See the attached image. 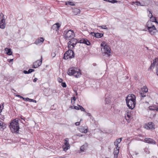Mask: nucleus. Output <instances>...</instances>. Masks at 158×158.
<instances>
[{
	"instance_id": "obj_1",
	"label": "nucleus",
	"mask_w": 158,
	"mask_h": 158,
	"mask_svg": "<svg viewBox=\"0 0 158 158\" xmlns=\"http://www.w3.org/2000/svg\"><path fill=\"white\" fill-rule=\"evenodd\" d=\"M126 103L129 109H133L136 104L135 97L133 94L129 95L126 97Z\"/></svg>"
},
{
	"instance_id": "obj_2",
	"label": "nucleus",
	"mask_w": 158,
	"mask_h": 158,
	"mask_svg": "<svg viewBox=\"0 0 158 158\" xmlns=\"http://www.w3.org/2000/svg\"><path fill=\"white\" fill-rule=\"evenodd\" d=\"M148 92V89L145 86L143 87L141 89V90L139 92V95L141 99H143L144 98L145 99V102L146 103H148V100H147L146 99H149L150 97L148 95L146 94Z\"/></svg>"
},
{
	"instance_id": "obj_3",
	"label": "nucleus",
	"mask_w": 158,
	"mask_h": 158,
	"mask_svg": "<svg viewBox=\"0 0 158 158\" xmlns=\"http://www.w3.org/2000/svg\"><path fill=\"white\" fill-rule=\"evenodd\" d=\"M10 127L13 133H18L20 128L19 125L18 121L15 120L12 121L10 123Z\"/></svg>"
},
{
	"instance_id": "obj_4",
	"label": "nucleus",
	"mask_w": 158,
	"mask_h": 158,
	"mask_svg": "<svg viewBox=\"0 0 158 158\" xmlns=\"http://www.w3.org/2000/svg\"><path fill=\"white\" fill-rule=\"evenodd\" d=\"M67 73L69 75H73L76 77H78L81 75L80 69L76 68H69Z\"/></svg>"
},
{
	"instance_id": "obj_5",
	"label": "nucleus",
	"mask_w": 158,
	"mask_h": 158,
	"mask_svg": "<svg viewBox=\"0 0 158 158\" xmlns=\"http://www.w3.org/2000/svg\"><path fill=\"white\" fill-rule=\"evenodd\" d=\"M63 35L64 38L67 40H69L75 37L73 31L71 30H65L63 32Z\"/></svg>"
},
{
	"instance_id": "obj_6",
	"label": "nucleus",
	"mask_w": 158,
	"mask_h": 158,
	"mask_svg": "<svg viewBox=\"0 0 158 158\" xmlns=\"http://www.w3.org/2000/svg\"><path fill=\"white\" fill-rule=\"evenodd\" d=\"M148 29L150 33L152 35H154L157 31L155 26L152 25L151 21H148L147 24Z\"/></svg>"
},
{
	"instance_id": "obj_7",
	"label": "nucleus",
	"mask_w": 158,
	"mask_h": 158,
	"mask_svg": "<svg viewBox=\"0 0 158 158\" xmlns=\"http://www.w3.org/2000/svg\"><path fill=\"white\" fill-rule=\"evenodd\" d=\"M74 57V53L72 50L69 49L64 54L63 59L67 60L69 58L71 59Z\"/></svg>"
},
{
	"instance_id": "obj_8",
	"label": "nucleus",
	"mask_w": 158,
	"mask_h": 158,
	"mask_svg": "<svg viewBox=\"0 0 158 158\" xmlns=\"http://www.w3.org/2000/svg\"><path fill=\"white\" fill-rule=\"evenodd\" d=\"M68 43V48L69 49H73L77 42V40L73 38L71 39Z\"/></svg>"
},
{
	"instance_id": "obj_9",
	"label": "nucleus",
	"mask_w": 158,
	"mask_h": 158,
	"mask_svg": "<svg viewBox=\"0 0 158 158\" xmlns=\"http://www.w3.org/2000/svg\"><path fill=\"white\" fill-rule=\"evenodd\" d=\"M5 27V19L2 13L0 15V28L4 29Z\"/></svg>"
},
{
	"instance_id": "obj_10",
	"label": "nucleus",
	"mask_w": 158,
	"mask_h": 158,
	"mask_svg": "<svg viewBox=\"0 0 158 158\" xmlns=\"http://www.w3.org/2000/svg\"><path fill=\"white\" fill-rule=\"evenodd\" d=\"M153 63H152L150 67L148 69V70L151 69L152 68H154L155 65H156V73L158 76V58H156L153 60Z\"/></svg>"
},
{
	"instance_id": "obj_11",
	"label": "nucleus",
	"mask_w": 158,
	"mask_h": 158,
	"mask_svg": "<svg viewBox=\"0 0 158 158\" xmlns=\"http://www.w3.org/2000/svg\"><path fill=\"white\" fill-rule=\"evenodd\" d=\"M67 139H66L64 140V144L63 146V150L65 151H66L70 148V145Z\"/></svg>"
},
{
	"instance_id": "obj_12",
	"label": "nucleus",
	"mask_w": 158,
	"mask_h": 158,
	"mask_svg": "<svg viewBox=\"0 0 158 158\" xmlns=\"http://www.w3.org/2000/svg\"><path fill=\"white\" fill-rule=\"evenodd\" d=\"M103 49L105 55H107L108 57L110 56L111 50L109 46L108 45L106 46Z\"/></svg>"
},
{
	"instance_id": "obj_13",
	"label": "nucleus",
	"mask_w": 158,
	"mask_h": 158,
	"mask_svg": "<svg viewBox=\"0 0 158 158\" xmlns=\"http://www.w3.org/2000/svg\"><path fill=\"white\" fill-rule=\"evenodd\" d=\"M42 56H41L40 60H38L33 63V68H36L40 66L42 64Z\"/></svg>"
},
{
	"instance_id": "obj_14",
	"label": "nucleus",
	"mask_w": 158,
	"mask_h": 158,
	"mask_svg": "<svg viewBox=\"0 0 158 158\" xmlns=\"http://www.w3.org/2000/svg\"><path fill=\"white\" fill-rule=\"evenodd\" d=\"M145 128L147 129H155V125L152 122H150L145 125Z\"/></svg>"
},
{
	"instance_id": "obj_15",
	"label": "nucleus",
	"mask_w": 158,
	"mask_h": 158,
	"mask_svg": "<svg viewBox=\"0 0 158 158\" xmlns=\"http://www.w3.org/2000/svg\"><path fill=\"white\" fill-rule=\"evenodd\" d=\"M146 142L152 144H156V142L152 139L151 138H145L144 141Z\"/></svg>"
},
{
	"instance_id": "obj_16",
	"label": "nucleus",
	"mask_w": 158,
	"mask_h": 158,
	"mask_svg": "<svg viewBox=\"0 0 158 158\" xmlns=\"http://www.w3.org/2000/svg\"><path fill=\"white\" fill-rule=\"evenodd\" d=\"M60 26V24L58 23H56L54 24L52 27V29L53 30H56L57 31L59 30V28Z\"/></svg>"
},
{
	"instance_id": "obj_17",
	"label": "nucleus",
	"mask_w": 158,
	"mask_h": 158,
	"mask_svg": "<svg viewBox=\"0 0 158 158\" xmlns=\"http://www.w3.org/2000/svg\"><path fill=\"white\" fill-rule=\"evenodd\" d=\"M88 144L87 143H85L82 146H81L80 148V151L81 152H85L87 149L88 148Z\"/></svg>"
},
{
	"instance_id": "obj_18",
	"label": "nucleus",
	"mask_w": 158,
	"mask_h": 158,
	"mask_svg": "<svg viewBox=\"0 0 158 158\" xmlns=\"http://www.w3.org/2000/svg\"><path fill=\"white\" fill-rule=\"evenodd\" d=\"M148 11L150 14H151V17H150V19H151V20L149 21H151V22L152 23V22H155V21H156V17L153 16L152 12L149 9H148Z\"/></svg>"
},
{
	"instance_id": "obj_19",
	"label": "nucleus",
	"mask_w": 158,
	"mask_h": 158,
	"mask_svg": "<svg viewBox=\"0 0 158 158\" xmlns=\"http://www.w3.org/2000/svg\"><path fill=\"white\" fill-rule=\"evenodd\" d=\"M44 40L43 38L40 37L35 40V44L38 45L44 42Z\"/></svg>"
},
{
	"instance_id": "obj_20",
	"label": "nucleus",
	"mask_w": 158,
	"mask_h": 158,
	"mask_svg": "<svg viewBox=\"0 0 158 158\" xmlns=\"http://www.w3.org/2000/svg\"><path fill=\"white\" fill-rule=\"evenodd\" d=\"M143 138V136L142 135H139L137 137L135 138V139L137 141H144V140L142 139L141 138Z\"/></svg>"
},
{
	"instance_id": "obj_21",
	"label": "nucleus",
	"mask_w": 158,
	"mask_h": 158,
	"mask_svg": "<svg viewBox=\"0 0 158 158\" xmlns=\"http://www.w3.org/2000/svg\"><path fill=\"white\" fill-rule=\"evenodd\" d=\"M5 51L6 52V53L9 55H11L12 54V52L10 48H5Z\"/></svg>"
},
{
	"instance_id": "obj_22",
	"label": "nucleus",
	"mask_w": 158,
	"mask_h": 158,
	"mask_svg": "<svg viewBox=\"0 0 158 158\" xmlns=\"http://www.w3.org/2000/svg\"><path fill=\"white\" fill-rule=\"evenodd\" d=\"M132 5H135L137 6H144V4H142L139 2L136 1L132 2Z\"/></svg>"
},
{
	"instance_id": "obj_23",
	"label": "nucleus",
	"mask_w": 158,
	"mask_h": 158,
	"mask_svg": "<svg viewBox=\"0 0 158 158\" xmlns=\"http://www.w3.org/2000/svg\"><path fill=\"white\" fill-rule=\"evenodd\" d=\"M80 131L82 133H86L88 131L87 128H85L84 127H82L80 128Z\"/></svg>"
},
{
	"instance_id": "obj_24",
	"label": "nucleus",
	"mask_w": 158,
	"mask_h": 158,
	"mask_svg": "<svg viewBox=\"0 0 158 158\" xmlns=\"http://www.w3.org/2000/svg\"><path fill=\"white\" fill-rule=\"evenodd\" d=\"M119 149L117 148H116L115 149H114V158H117L118 156V154L119 152Z\"/></svg>"
},
{
	"instance_id": "obj_25",
	"label": "nucleus",
	"mask_w": 158,
	"mask_h": 158,
	"mask_svg": "<svg viewBox=\"0 0 158 158\" xmlns=\"http://www.w3.org/2000/svg\"><path fill=\"white\" fill-rule=\"evenodd\" d=\"M6 127V124L0 120V130L4 129Z\"/></svg>"
},
{
	"instance_id": "obj_26",
	"label": "nucleus",
	"mask_w": 158,
	"mask_h": 158,
	"mask_svg": "<svg viewBox=\"0 0 158 158\" xmlns=\"http://www.w3.org/2000/svg\"><path fill=\"white\" fill-rule=\"evenodd\" d=\"M80 11V10L77 8H75L73 9V13L75 15L79 14Z\"/></svg>"
},
{
	"instance_id": "obj_27",
	"label": "nucleus",
	"mask_w": 158,
	"mask_h": 158,
	"mask_svg": "<svg viewBox=\"0 0 158 158\" xmlns=\"http://www.w3.org/2000/svg\"><path fill=\"white\" fill-rule=\"evenodd\" d=\"M94 34V36L97 38H100L103 36V34L102 33H93Z\"/></svg>"
},
{
	"instance_id": "obj_28",
	"label": "nucleus",
	"mask_w": 158,
	"mask_h": 158,
	"mask_svg": "<svg viewBox=\"0 0 158 158\" xmlns=\"http://www.w3.org/2000/svg\"><path fill=\"white\" fill-rule=\"evenodd\" d=\"M83 44H86L87 45H89L90 44V42L87 39H84Z\"/></svg>"
},
{
	"instance_id": "obj_29",
	"label": "nucleus",
	"mask_w": 158,
	"mask_h": 158,
	"mask_svg": "<svg viewBox=\"0 0 158 158\" xmlns=\"http://www.w3.org/2000/svg\"><path fill=\"white\" fill-rule=\"evenodd\" d=\"M131 117L130 113L127 112V116H125V118L127 120H129Z\"/></svg>"
},
{
	"instance_id": "obj_30",
	"label": "nucleus",
	"mask_w": 158,
	"mask_h": 158,
	"mask_svg": "<svg viewBox=\"0 0 158 158\" xmlns=\"http://www.w3.org/2000/svg\"><path fill=\"white\" fill-rule=\"evenodd\" d=\"M65 5H70L72 6H75V5L73 3V2H67L65 3Z\"/></svg>"
},
{
	"instance_id": "obj_31",
	"label": "nucleus",
	"mask_w": 158,
	"mask_h": 158,
	"mask_svg": "<svg viewBox=\"0 0 158 158\" xmlns=\"http://www.w3.org/2000/svg\"><path fill=\"white\" fill-rule=\"evenodd\" d=\"M108 2L113 3H117L118 1L116 0H108Z\"/></svg>"
},
{
	"instance_id": "obj_32",
	"label": "nucleus",
	"mask_w": 158,
	"mask_h": 158,
	"mask_svg": "<svg viewBox=\"0 0 158 158\" xmlns=\"http://www.w3.org/2000/svg\"><path fill=\"white\" fill-rule=\"evenodd\" d=\"M107 45L106 44V43L105 42H102L101 44V46L102 47H103V48H104V47H105L106 46H107Z\"/></svg>"
},
{
	"instance_id": "obj_33",
	"label": "nucleus",
	"mask_w": 158,
	"mask_h": 158,
	"mask_svg": "<svg viewBox=\"0 0 158 158\" xmlns=\"http://www.w3.org/2000/svg\"><path fill=\"white\" fill-rule=\"evenodd\" d=\"M78 106L79 107V110H81V111H85V109L83 107H82V106L80 105H78Z\"/></svg>"
},
{
	"instance_id": "obj_34",
	"label": "nucleus",
	"mask_w": 158,
	"mask_h": 158,
	"mask_svg": "<svg viewBox=\"0 0 158 158\" xmlns=\"http://www.w3.org/2000/svg\"><path fill=\"white\" fill-rule=\"evenodd\" d=\"M122 138H120V139H117L116 140V142H117L118 144H119L120 142H121V141H122Z\"/></svg>"
},
{
	"instance_id": "obj_35",
	"label": "nucleus",
	"mask_w": 158,
	"mask_h": 158,
	"mask_svg": "<svg viewBox=\"0 0 158 158\" xmlns=\"http://www.w3.org/2000/svg\"><path fill=\"white\" fill-rule=\"evenodd\" d=\"M99 27H101L102 29H108V28L106 26V25H102V26H100Z\"/></svg>"
},
{
	"instance_id": "obj_36",
	"label": "nucleus",
	"mask_w": 158,
	"mask_h": 158,
	"mask_svg": "<svg viewBox=\"0 0 158 158\" xmlns=\"http://www.w3.org/2000/svg\"><path fill=\"white\" fill-rule=\"evenodd\" d=\"M27 99H28L29 101L30 102H34L35 103L36 102V101L35 100H34L33 99H30V98H28Z\"/></svg>"
},
{
	"instance_id": "obj_37",
	"label": "nucleus",
	"mask_w": 158,
	"mask_h": 158,
	"mask_svg": "<svg viewBox=\"0 0 158 158\" xmlns=\"http://www.w3.org/2000/svg\"><path fill=\"white\" fill-rule=\"evenodd\" d=\"M35 71V70L32 69H29L28 70V73H29V74L31 73L34 72Z\"/></svg>"
},
{
	"instance_id": "obj_38",
	"label": "nucleus",
	"mask_w": 158,
	"mask_h": 158,
	"mask_svg": "<svg viewBox=\"0 0 158 158\" xmlns=\"http://www.w3.org/2000/svg\"><path fill=\"white\" fill-rule=\"evenodd\" d=\"M84 40V39L82 38L79 40L78 41H77V43L83 44Z\"/></svg>"
},
{
	"instance_id": "obj_39",
	"label": "nucleus",
	"mask_w": 158,
	"mask_h": 158,
	"mask_svg": "<svg viewBox=\"0 0 158 158\" xmlns=\"http://www.w3.org/2000/svg\"><path fill=\"white\" fill-rule=\"evenodd\" d=\"M61 85L63 87H66V84L65 82H62Z\"/></svg>"
},
{
	"instance_id": "obj_40",
	"label": "nucleus",
	"mask_w": 158,
	"mask_h": 158,
	"mask_svg": "<svg viewBox=\"0 0 158 158\" xmlns=\"http://www.w3.org/2000/svg\"><path fill=\"white\" fill-rule=\"evenodd\" d=\"M15 96L19 97L21 98H22L23 100H25V98H23V97L19 95H15Z\"/></svg>"
},
{
	"instance_id": "obj_41",
	"label": "nucleus",
	"mask_w": 158,
	"mask_h": 158,
	"mask_svg": "<svg viewBox=\"0 0 158 158\" xmlns=\"http://www.w3.org/2000/svg\"><path fill=\"white\" fill-rule=\"evenodd\" d=\"M0 118L3 121L5 119L4 116L1 115Z\"/></svg>"
},
{
	"instance_id": "obj_42",
	"label": "nucleus",
	"mask_w": 158,
	"mask_h": 158,
	"mask_svg": "<svg viewBox=\"0 0 158 158\" xmlns=\"http://www.w3.org/2000/svg\"><path fill=\"white\" fill-rule=\"evenodd\" d=\"M114 145L116 147V148H117L118 147V144L117 142H116V141H115L114 143Z\"/></svg>"
},
{
	"instance_id": "obj_43",
	"label": "nucleus",
	"mask_w": 158,
	"mask_h": 158,
	"mask_svg": "<svg viewBox=\"0 0 158 158\" xmlns=\"http://www.w3.org/2000/svg\"><path fill=\"white\" fill-rule=\"evenodd\" d=\"M58 81L60 83H62L63 81V80L60 78H58Z\"/></svg>"
},
{
	"instance_id": "obj_44",
	"label": "nucleus",
	"mask_w": 158,
	"mask_h": 158,
	"mask_svg": "<svg viewBox=\"0 0 158 158\" xmlns=\"http://www.w3.org/2000/svg\"><path fill=\"white\" fill-rule=\"evenodd\" d=\"M76 98L75 97H74L72 98L71 102H72V100H73L74 101H75L76 100Z\"/></svg>"
},
{
	"instance_id": "obj_45",
	"label": "nucleus",
	"mask_w": 158,
	"mask_h": 158,
	"mask_svg": "<svg viewBox=\"0 0 158 158\" xmlns=\"http://www.w3.org/2000/svg\"><path fill=\"white\" fill-rule=\"evenodd\" d=\"M52 56L53 57H54L55 56L56 54L55 53H52Z\"/></svg>"
},
{
	"instance_id": "obj_46",
	"label": "nucleus",
	"mask_w": 158,
	"mask_h": 158,
	"mask_svg": "<svg viewBox=\"0 0 158 158\" xmlns=\"http://www.w3.org/2000/svg\"><path fill=\"white\" fill-rule=\"evenodd\" d=\"M23 73L25 74H29V73H28V71L26 70H24L23 71Z\"/></svg>"
},
{
	"instance_id": "obj_47",
	"label": "nucleus",
	"mask_w": 158,
	"mask_h": 158,
	"mask_svg": "<svg viewBox=\"0 0 158 158\" xmlns=\"http://www.w3.org/2000/svg\"><path fill=\"white\" fill-rule=\"evenodd\" d=\"M75 124L76 126H79L80 125L79 122H77L75 123Z\"/></svg>"
},
{
	"instance_id": "obj_48",
	"label": "nucleus",
	"mask_w": 158,
	"mask_h": 158,
	"mask_svg": "<svg viewBox=\"0 0 158 158\" xmlns=\"http://www.w3.org/2000/svg\"><path fill=\"white\" fill-rule=\"evenodd\" d=\"M74 109H76V110H79V107H78V106H74Z\"/></svg>"
},
{
	"instance_id": "obj_49",
	"label": "nucleus",
	"mask_w": 158,
	"mask_h": 158,
	"mask_svg": "<svg viewBox=\"0 0 158 158\" xmlns=\"http://www.w3.org/2000/svg\"><path fill=\"white\" fill-rule=\"evenodd\" d=\"M37 79H37V78H35L34 79V80H33V82H36L37 81Z\"/></svg>"
},
{
	"instance_id": "obj_50",
	"label": "nucleus",
	"mask_w": 158,
	"mask_h": 158,
	"mask_svg": "<svg viewBox=\"0 0 158 158\" xmlns=\"http://www.w3.org/2000/svg\"><path fill=\"white\" fill-rule=\"evenodd\" d=\"M28 98H25V100H24L25 101H29V100H28V99H27Z\"/></svg>"
},
{
	"instance_id": "obj_51",
	"label": "nucleus",
	"mask_w": 158,
	"mask_h": 158,
	"mask_svg": "<svg viewBox=\"0 0 158 158\" xmlns=\"http://www.w3.org/2000/svg\"><path fill=\"white\" fill-rule=\"evenodd\" d=\"M87 115H88V116H91V114L90 113H88L87 114Z\"/></svg>"
},
{
	"instance_id": "obj_52",
	"label": "nucleus",
	"mask_w": 158,
	"mask_h": 158,
	"mask_svg": "<svg viewBox=\"0 0 158 158\" xmlns=\"http://www.w3.org/2000/svg\"><path fill=\"white\" fill-rule=\"evenodd\" d=\"M93 33H95L94 32H91V34L93 36H94V34H93Z\"/></svg>"
},
{
	"instance_id": "obj_53",
	"label": "nucleus",
	"mask_w": 158,
	"mask_h": 158,
	"mask_svg": "<svg viewBox=\"0 0 158 158\" xmlns=\"http://www.w3.org/2000/svg\"><path fill=\"white\" fill-rule=\"evenodd\" d=\"M13 60V59H10V61H9V62H12Z\"/></svg>"
},
{
	"instance_id": "obj_54",
	"label": "nucleus",
	"mask_w": 158,
	"mask_h": 158,
	"mask_svg": "<svg viewBox=\"0 0 158 158\" xmlns=\"http://www.w3.org/2000/svg\"><path fill=\"white\" fill-rule=\"evenodd\" d=\"M77 135L78 136H82V135H81L80 134H78Z\"/></svg>"
},
{
	"instance_id": "obj_55",
	"label": "nucleus",
	"mask_w": 158,
	"mask_h": 158,
	"mask_svg": "<svg viewBox=\"0 0 158 158\" xmlns=\"http://www.w3.org/2000/svg\"><path fill=\"white\" fill-rule=\"evenodd\" d=\"M149 14V15H148V16L150 18V17H151V14H150V13Z\"/></svg>"
},
{
	"instance_id": "obj_56",
	"label": "nucleus",
	"mask_w": 158,
	"mask_h": 158,
	"mask_svg": "<svg viewBox=\"0 0 158 158\" xmlns=\"http://www.w3.org/2000/svg\"><path fill=\"white\" fill-rule=\"evenodd\" d=\"M74 92H76V95H77V91H76V90H74Z\"/></svg>"
},
{
	"instance_id": "obj_57",
	"label": "nucleus",
	"mask_w": 158,
	"mask_h": 158,
	"mask_svg": "<svg viewBox=\"0 0 158 158\" xmlns=\"http://www.w3.org/2000/svg\"><path fill=\"white\" fill-rule=\"evenodd\" d=\"M64 157H63L62 156H59V158H64Z\"/></svg>"
},
{
	"instance_id": "obj_58",
	"label": "nucleus",
	"mask_w": 158,
	"mask_h": 158,
	"mask_svg": "<svg viewBox=\"0 0 158 158\" xmlns=\"http://www.w3.org/2000/svg\"><path fill=\"white\" fill-rule=\"evenodd\" d=\"M152 158H156V156H152Z\"/></svg>"
},
{
	"instance_id": "obj_59",
	"label": "nucleus",
	"mask_w": 158,
	"mask_h": 158,
	"mask_svg": "<svg viewBox=\"0 0 158 158\" xmlns=\"http://www.w3.org/2000/svg\"><path fill=\"white\" fill-rule=\"evenodd\" d=\"M155 23H156L158 24V22L157 21V20H156V21H155Z\"/></svg>"
},
{
	"instance_id": "obj_60",
	"label": "nucleus",
	"mask_w": 158,
	"mask_h": 158,
	"mask_svg": "<svg viewBox=\"0 0 158 158\" xmlns=\"http://www.w3.org/2000/svg\"><path fill=\"white\" fill-rule=\"evenodd\" d=\"M156 110H158V106L157 107V108Z\"/></svg>"
},
{
	"instance_id": "obj_61",
	"label": "nucleus",
	"mask_w": 158,
	"mask_h": 158,
	"mask_svg": "<svg viewBox=\"0 0 158 158\" xmlns=\"http://www.w3.org/2000/svg\"><path fill=\"white\" fill-rule=\"evenodd\" d=\"M13 90L14 91H15V92H16V91L15 90H14V89H13Z\"/></svg>"
},
{
	"instance_id": "obj_62",
	"label": "nucleus",
	"mask_w": 158,
	"mask_h": 158,
	"mask_svg": "<svg viewBox=\"0 0 158 158\" xmlns=\"http://www.w3.org/2000/svg\"><path fill=\"white\" fill-rule=\"evenodd\" d=\"M55 158H59V157H56Z\"/></svg>"
}]
</instances>
